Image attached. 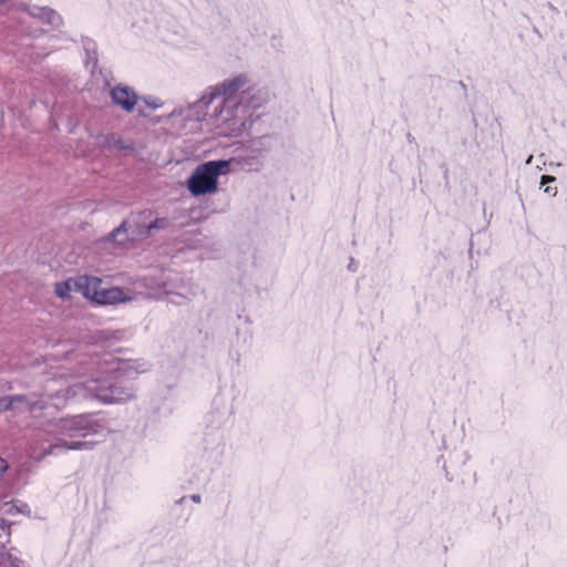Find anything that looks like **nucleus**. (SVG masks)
<instances>
[{"label":"nucleus","instance_id":"nucleus-26","mask_svg":"<svg viewBox=\"0 0 567 567\" xmlns=\"http://www.w3.org/2000/svg\"><path fill=\"white\" fill-rule=\"evenodd\" d=\"M186 496L181 497L178 501H176V504L181 505L185 502Z\"/></svg>","mask_w":567,"mask_h":567},{"label":"nucleus","instance_id":"nucleus-24","mask_svg":"<svg viewBox=\"0 0 567 567\" xmlns=\"http://www.w3.org/2000/svg\"><path fill=\"white\" fill-rule=\"evenodd\" d=\"M0 528L2 530H6V528H9V525H7V522L4 519H0Z\"/></svg>","mask_w":567,"mask_h":567},{"label":"nucleus","instance_id":"nucleus-8","mask_svg":"<svg viewBox=\"0 0 567 567\" xmlns=\"http://www.w3.org/2000/svg\"><path fill=\"white\" fill-rule=\"evenodd\" d=\"M235 96L236 101H238V105L243 106V113L245 114L246 118L250 116V110L259 109L266 102L265 93H262L259 89L247 86V84L237 91Z\"/></svg>","mask_w":567,"mask_h":567},{"label":"nucleus","instance_id":"nucleus-20","mask_svg":"<svg viewBox=\"0 0 567 567\" xmlns=\"http://www.w3.org/2000/svg\"><path fill=\"white\" fill-rule=\"evenodd\" d=\"M556 181V177L555 176H551V175H543L540 177V185L544 186V185H547L549 183H554Z\"/></svg>","mask_w":567,"mask_h":567},{"label":"nucleus","instance_id":"nucleus-5","mask_svg":"<svg viewBox=\"0 0 567 567\" xmlns=\"http://www.w3.org/2000/svg\"><path fill=\"white\" fill-rule=\"evenodd\" d=\"M152 215V210H143L132 214L128 219L122 221L118 227L110 233L109 239L114 240L117 244H124L128 240L148 237L151 235V230L146 229L148 228L146 219L151 218Z\"/></svg>","mask_w":567,"mask_h":567},{"label":"nucleus","instance_id":"nucleus-21","mask_svg":"<svg viewBox=\"0 0 567 567\" xmlns=\"http://www.w3.org/2000/svg\"><path fill=\"white\" fill-rule=\"evenodd\" d=\"M174 297L176 298L175 300L174 299H171L169 302H173V303H176V305H184L187 300V298L183 295H174Z\"/></svg>","mask_w":567,"mask_h":567},{"label":"nucleus","instance_id":"nucleus-22","mask_svg":"<svg viewBox=\"0 0 567 567\" xmlns=\"http://www.w3.org/2000/svg\"><path fill=\"white\" fill-rule=\"evenodd\" d=\"M544 192L550 196H556L557 194V188L556 187H550V186H547Z\"/></svg>","mask_w":567,"mask_h":567},{"label":"nucleus","instance_id":"nucleus-25","mask_svg":"<svg viewBox=\"0 0 567 567\" xmlns=\"http://www.w3.org/2000/svg\"><path fill=\"white\" fill-rule=\"evenodd\" d=\"M348 268L351 270V271H355L357 270V267L354 266V262H353V259H351Z\"/></svg>","mask_w":567,"mask_h":567},{"label":"nucleus","instance_id":"nucleus-3","mask_svg":"<svg viewBox=\"0 0 567 567\" xmlns=\"http://www.w3.org/2000/svg\"><path fill=\"white\" fill-rule=\"evenodd\" d=\"M104 420L95 414H79L63 417L50 425L47 440L48 446L43 447L47 454H59L65 451L92 450L94 442L84 440L102 431Z\"/></svg>","mask_w":567,"mask_h":567},{"label":"nucleus","instance_id":"nucleus-23","mask_svg":"<svg viewBox=\"0 0 567 567\" xmlns=\"http://www.w3.org/2000/svg\"><path fill=\"white\" fill-rule=\"evenodd\" d=\"M189 498L194 502V503H197L199 504L202 502V497L199 494H193L189 496Z\"/></svg>","mask_w":567,"mask_h":567},{"label":"nucleus","instance_id":"nucleus-1","mask_svg":"<svg viewBox=\"0 0 567 567\" xmlns=\"http://www.w3.org/2000/svg\"><path fill=\"white\" fill-rule=\"evenodd\" d=\"M76 373L86 377L83 382L68 388L66 394H82L83 398L104 405L121 404L135 399L137 375L148 370L143 359H126L113 352L91 351L80 354Z\"/></svg>","mask_w":567,"mask_h":567},{"label":"nucleus","instance_id":"nucleus-4","mask_svg":"<svg viewBox=\"0 0 567 567\" xmlns=\"http://www.w3.org/2000/svg\"><path fill=\"white\" fill-rule=\"evenodd\" d=\"M230 171V162L226 159L208 161L196 167L187 181V188L194 196L214 193L218 177Z\"/></svg>","mask_w":567,"mask_h":567},{"label":"nucleus","instance_id":"nucleus-19","mask_svg":"<svg viewBox=\"0 0 567 567\" xmlns=\"http://www.w3.org/2000/svg\"><path fill=\"white\" fill-rule=\"evenodd\" d=\"M141 100L152 110H156L163 105V102L157 97L143 96Z\"/></svg>","mask_w":567,"mask_h":567},{"label":"nucleus","instance_id":"nucleus-10","mask_svg":"<svg viewBox=\"0 0 567 567\" xmlns=\"http://www.w3.org/2000/svg\"><path fill=\"white\" fill-rule=\"evenodd\" d=\"M102 285V280L95 276L82 275L78 276L73 280V288L75 292L81 293L84 298L94 301L95 297L94 292H97V289Z\"/></svg>","mask_w":567,"mask_h":567},{"label":"nucleus","instance_id":"nucleus-11","mask_svg":"<svg viewBox=\"0 0 567 567\" xmlns=\"http://www.w3.org/2000/svg\"><path fill=\"white\" fill-rule=\"evenodd\" d=\"M27 403L31 410L40 409L43 410L48 406V401L45 399H40L39 401H33L31 396L28 395H13L0 399V411H8L13 408L14 403Z\"/></svg>","mask_w":567,"mask_h":567},{"label":"nucleus","instance_id":"nucleus-6","mask_svg":"<svg viewBox=\"0 0 567 567\" xmlns=\"http://www.w3.org/2000/svg\"><path fill=\"white\" fill-rule=\"evenodd\" d=\"M267 146L265 137L251 140L243 150L227 159L230 166H236L245 172H259L264 167L265 152Z\"/></svg>","mask_w":567,"mask_h":567},{"label":"nucleus","instance_id":"nucleus-27","mask_svg":"<svg viewBox=\"0 0 567 567\" xmlns=\"http://www.w3.org/2000/svg\"><path fill=\"white\" fill-rule=\"evenodd\" d=\"M44 31L42 29H38L37 33L33 34V37H38L39 34H42Z\"/></svg>","mask_w":567,"mask_h":567},{"label":"nucleus","instance_id":"nucleus-17","mask_svg":"<svg viewBox=\"0 0 567 567\" xmlns=\"http://www.w3.org/2000/svg\"><path fill=\"white\" fill-rule=\"evenodd\" d=\"M104 146L116 150H132V146L127 145L122 138H116L113 134L105 136Z\"/></svg>","mask_w":567,"mask_h":567},{"label":"nucleus","instance_id":"nucleus-13","mask_svg":"<svg viewBox=\"0 0 567 567\" xmlns=\"http://www.w3.org/2000/svg\"><path fill=\"white\" fill-rule=\"evenodd\" d=\"M93 296L95 297L94 302L99 305H115L124 300V292L117 287L102 288L101 285Z\"/></svg>","mask_w":567,"mask_h":567},{"label":"nucleus","instance_id":"nucleus-12","mask_svg":"<svg viewBox=\"0 0 567 567\" xmlns=\"http://www.w3.org/2000/svg\"><path fill=\"white\" fill-rule=\"evenodd\" d=\"M81 42L85 53V68L89 69L92 74H95L99 69L97 44L94 40L87 37H82Z\"/></svg>","mask_w":567,"mask_h":567},{"label":"nucleus","instance_id":"nucleus-28","mask_svg":"<svg viewBox=\"0 0 567 567\" xmlns=\"http://www.w3.org/2000/svg\"><path fill=\"white\" fill-rule=\"evenodd\" d=\"M532 158H533V156H529L528 159L526 161V163L529 164L532 162Z\"/></svg>","mask_w":567,"mask_h":567},{"label":"nucleus","instance_id":"nucleus-16","mask_svg":"<svg viewBox=\"0 0 567 567\" xmlns=\"http://www.w3.org/2000/svg\"><path fill=\"white\" fill-rule=\"evenodd\" d=\"M73 280L74 278H70L68 280L56 282L54 288L56 296L61 299H70V292L74 290Z\"/></svg>","mask_w":567,"mask_h":567},{"label":"nucleus","instance_id":"nucleus-2","mask_svg":"<svg viewBox=\"0 0 567 567\" xmlns=\"http://www.w3.org/2000/svg\"><path fill=\"white\" fill-rule=\"evenodd\" d=\"M248 83L246 74L226 80L205 92L196 106H213L210 118L217 127L225 126L230 133H238L245 127L246 116L243 106L238 105L235 93Z\"/></svg>","mask_w":567,"mask_h":567},{"label":"nucleus","instance_id":"nucleus-15","mask_svg":"<svg viewBox=\"0 0 567 567\" xmlns=\"http://www.w3.org/2000/svg\"><path fill=\"white\" fill-rule=\"evenodd\" d=\"M199 100L195 101L193 104L189 105V117H193L194 120L200 122L205 121L207 116H210L213 106H196Z\"/></svg>","mask_w":567,"mask_h":567},{"label":"nucleus","instance_id":"nucleus-18","mask_svg":"<svg viewBox=\"0 0 567 567\" xmlns=\"http://www.w3.org/2000/svg\"><path fill=\"white\" fill-rule=\"evenodd\" d=\"M168 225L169 220L166 217L155 218L148 223L147 229L152 233L153 230L166 229Z\"/></svg>","mask_w":567,"mask_h":567},{"label":"nucleus","instance_id":"nucleus-29","mask_svg":"<svg viewBox=\"0 0 567 567\" xmlns=\"http://www.w3.org/2000/svg\"><path fill=\"white\" fill-rule=\"evenodd\" d=\"M6 0H0V4L3 3Z\"/></svg>","mask_w":567,"mask_h":567},{"label":"nucleus","instance_id":"nucleus-9","mask_svg":"<svg viewBox=\"0 0 567 567\" xmlns=\"http://www.w3.org/2000/svg\"><path fill=\"white\" fill-rule=\"evenodd\" d=\"M112 102L120 106L126 113L134 111L137 101L140 100L137 93L128 85L117 84L110 91Z\"/></svg>","mask_w":567,"mask_h":567},{"label":"nucleus","instance_id":"nucleus-14","mask_svg":"<svg viewBox=\"0 0 567 567\" xmlns=\"http://www.w3.org/2000/svg\"><path fill=\"white\" fill-rule=\"evenodd\" d=\"M238 321L243 322V327L236 328V343L248 346L252 339V331L250 328L251 321L248 316L238 315Z\"/></svg>","mask_w":567,"mask_h":567},{"label":"nucleus","instance_id":"nucleus-7","mask_svg":"<svg viewBox=\"0 0 567 567\" xmlns=\"http://www.w3.org/2000/svg\"><path fill=\"white\" fill-rule=\"evenodd\" d=\"M21 10L29 17L39 20L43 24L51 27L53 30H60L64 20L62 16L51 7L37 6V4H22Z\"/></svg>","mask_w":567,"mask_h":567}]
</instances>
